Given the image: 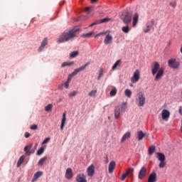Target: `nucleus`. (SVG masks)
<instances>
[{
    "mask_svg": "<svg viewBox=\"0 0 182 182\" xmlns=\"http://www.w3.org/2000/svg\"><path fill=\"white\" fill-rule=\"evenodd\" d=\"M79 33V28H73L63 33L58 39V43H65L72 39H75Z\"/></svg>",
    "mask_w": 182,
    "mask_h": 182,
    "instance_id": "1",
    "label": "nucleus"
},
{
    "mask_svg": "<svg viewBox=\"0 0 182 182\" xmlns=\"http://www.w3.org/2000/svg\"><path fill=\"white\" fill-rule=\"evenodd\" d=\"M151 70L153 76L156 75L154 80L156 82L161 80L164 75V69L160 68V64L156 61L151 64Z\"/></svg>",
    "mask_w": 182,
    "mask_h": 182,
    "instance_id": "2",
    "label": "nucleus"
},
{
    "mask_svg": "<svg viewBox=\"0 0 182 182\" xmlns=\"http://www.w3.org/2000/svg\"><path fill=\"white\" fill-rule=\"evenodd\" d=\"M132 16L133 12L127 11L122 14L121 19L125 25H129V23H132Z\"/></svg>",
    "mask_w": 182,
    "mask_h": 182,
    "instance_id": "3",
    "label": "nucleus"
},
{
    "mask_svg": "<svg viewBox=\"0 0 182 182\" xmlns=\"http://www.w3.org/2000/svg\"><path fill=\"white\" fill-rule=\"evenodd\" d=\"M89 65H90V63L88 62L85 63L84 65L80 67L79 68L74 70V71L68 76L67 82H68V83H70V80H72V77H73V76H76V75H77L79 72H82V70H85V69H86V68H87Z\"/></svg>",
    "mask_w": 182,
    "mask_h": 182,
    "instance_id": "4",
    "label": "nucleus"
},
{
    "mask_svg": "<svg viewBox=\"0 0 182 182\" xmlns=\"http://www.w3.org/2000/svg\"><path fill=\"white\" fill-rule=\"evenodd\" d=\"M33 146V144H30L24 147V151L27 156H31V154H33L35 153V151L36 150V146L34 148H32Z\"/></svg>",
    "mask_w": 182,
    "mask_h": 182,
    "instance_id": "5",
    "label": "nucleus"
},
{
    "mask_svg": "<svg viewBox=\"0 0 182 182\" xmlns=\"http://www.w3.org/2000/svg\"><path fill=\"white\" fill-rule=\"evenodd\" d=\"M168 65L171 69H178L180 68V63L174 58L168 60Z\"/></svg>",
    "mask_w": 182,
    "mask_h": 182,
    "instance_id": "6",
    "label": "nucleus"
},
{
    "mask_svg": "<svg viewBox=\"0 0 182 182\" xmlns=\"http://www.w3.org/2000/svg\"><path fill=\"white\" fill-rule=\"evenodd\" d=\"M138 106L139 107L144 106V103H146V97H144V94L142 92H139L138 94Z\"/></svg>",
    "mask_w": 182,
    "mask_h": 182,
    "instance_id": "7",
    "label": "nucleus"
},
{
    "mask_svg": "<svg viewBox=\"0 0 182 182\" xmlns=\"http://www.w3.org/2000/svg\"><path fill=\"white\" fill-rule=\"evenodd\" d=\"M140 80V70H136L134 72L133 76L131 77L132 83H137V82Z\"/></svg>",
    "mask_w": 182,
    "mask_h": 182,
    "instance_id": "8",
    "label": "nucleus"
},
{
    "mask_svg": "<svg viewBox=\"0 0 182 182\" xmlns=\"http://www.w3.org/2000/svg\"><path fill=\"white\" fill-rule=\"evenodd\" d=\"M155 21L154 18L151 19L146 23V28L144 29V33H149V31H151V27L154 26Z\"/></svg>",
    "mask_w": 182,
    "mask_h": 182,
    "instance_id": "9",
    "label": "nucleus"
},
{
    "mask_svg": "<svg viewBox=\"0 0 182 182\" xmlns=\"http://www.w3.org/2000/svg\"><path fill=\"white\" fill-rule=\"evenodd\" d=\"M133 172L134 170L132 168H129L127 170L126 173H124L122 176V177L120 178L121 181H124V180H126V177H127V176H130V177H133Z\"/></svg>",
    "mask_w": 182,
    "mask_h": 182,
    "instance_id": "10",
    "label": "nucleus"
},
{
    "mask_svg": "<svg viewBox=\"0 0 182 182\" xmlns=\"http://www.w3.org/2000/svg\"><path fill=\"white\" fill-rule=\"evenodd\" d=\"M146 173H147V168H146V167L143 166L139 173V180H143L144 178V177H146Z\"/></svg>",
    "mask_w": 182,
    "mask_h": 182,
    "instance_id": "11",
    "label": "nucleus"
},
{
    "mask_svg": "<svg viewBox=\"0 0 182 182\" xmlns=\"http://www.w3.org/2000/svg\"><path fill=\"white\" fill-rule=\"evenodd\" d=\"M76 182H87L86 180V176L83 173H78L75 178Z\"/></svg>",
    "mask_w": 182,
    "mask_h": 182,
    "instance_id": "12",
    "label": "nucleus"
},
{
    "mask_svg": "<svg viewBox=\"0 0 182 182\" xmlns=\"http://www.w3.org/2000/svg\"><path fill=\"white\" fill-rule=\"evenodd\" d=\"M137 23H139V14L135 13L132 18V26L133 28H136L137 26Z\"/></svg>",
    "mask_w": 182,
    "mask_h": 182,
    "instance_id": "13",
    "label": "nucleus"
},
{
    "mask_svg": "<svg viewBox=\"0 0 182 182\" xmlns=\"http://www.w3.org/2000/svg\"><path fill=\"white\" fill-rule=\"evenodd\" d=\"M109 21L110 20L108 18H105L92 23L91 25L89 26V27L92 28V26H95V25H99V23H105V22H109Z\"/></svg>",
    "mask_w": 182,
    "mask_h": 182,
    "instance_id": "14",
    "label": "nucleus"
},
{
    "mask_svg": "<svg viewBox=\"0 0 182 182\" xmlns=\"http://www.w3.org/2000/svg\"><path fill=\"white\" fill-rule=\"evenodd\" d=\"M157 181V173L156 172H152L147 182H156Z\"/></svg>",
    "mask_w": 182,
    "mask_h": 182,
    "instance_id": "15",
    "label": "nucleus"
},
{
    "mask_svg": "<svg viewBox=\"0 0 182 182\" xmlns=\"http://www.w3.org/2000/svg\"><path fill=\"white\" fill-rule=\"evenodd\" d=\"M116 168V162L114 161H112L108 166V171L110 174L113 173L114 170Z\"/></svg>",
    "mask_w": 182,
    "mask_h": 182,
    "instance_id": "16",
    "label": "nucleus"
},
{
    "mask_svg": "<svg viewBox=\"0 0 182 182\" xmlns=\"http://www.w3.org/2000/svg\"><path fill=\"white\" fill-rule=\"evenodd\" d=\"M161 117L163 120H167L170 117V112L167 109H163Z\"/></svg>",
    "mask_w": 182,
    "mask_h": 182,
    "instance_id": "17",
    "label": "nucleus"
},
{
    "mask_svg": "<svg viewBox=\"0 0 182 182\" xmlns=\"http://www.w3.org/2000/svg\"><path fill=\"white\" fill-rule=\"evenodd\" d=\"M72 177H73V171H72V168H68L65 171V178L70 180Z\"/></svg>",
    "mask_w": 182,
    "mask_h": 182,
    "instance_id": "18",
    "label": "nucleus"
},
{
    "mask_svg": "<svg viewBox=\"0 0 182 182\" xmlns=\"http://www.w3.org/2000/svg\"><path fill=\"white\" fill-rule=\"evenodd\" d=\"M42 176H43V172L38 171L37 172H36L34 173V176L31 180V182H35L36 181V180H38V178H39V177H42Z\"/></svg>",
    "mask_w": 182,
    "mask_h": 182,
    "instance_id": "19",
    "label": "nucleus"
},
{
    "mask_svg": "<svg viewBox=\"0 0 182 182\" xmlns=\"http://www.w3.org/2000/svg\"><path fill=\"white\" fill-rule=\"evenodd\" d=\"M87 176L92 177L95 174V166L90 165L87 169Z\"/></svg>",
    "mask_w": 182,
    "mask_h": 182,
    "instance_id": "20",
    "label": "nucleus"
},
{
    "mask_svg": "<svg viewBox=\"0 0 182 182\" xmlns=\"http://www.w3.org/2000/svg\"><path fill=\"white\" fill-rule=\"evenodd\" d=\"M113 41V37L110 34H108L105 36V38L104 40V43L105 45H109V43H112Z\"/></svg>",
    "mask_w": 182,
    "mask_h": 182,
    "instance_id": "21",
    "label": "nucleus"
},
{
    "mask_svg": "<svg viewBox=\"0 0 182 182\" xmlns=\"http://www.w3.org/2000/svg\"><path fill=\"white\" fill-rule=\"evenodd\" d=\"M114 118L116 119H119V117H120V106L117 105L115 106V109H114Z\"/></svg>",
    "mask_w": 182,
    "mask_h": 182,
    "instance_id": "22",
    "label": "nucleus"
},
{
    "mask_svg": "<svg viewBox=\"0 0 182 182\" xmlns=\"http://www.w3.org/2000/svg\"><path fill=\"white\" fill-rule=\"evenodd\" d=\"M130 136H132V133L130 132H126L121 139V143L126 141L127 139H130Z\"/></svg>",
    "mask_w": 182,
    "mask_h": 182,
    "instance_id": "23",
    "label": "nucleus"
},
{
    "mask_svg": "<svg viewBox=\"0 0 182 182\" xmlns=\"http://www.w3.org/2000/svg\"><path fill=\"white\" fill-rule=\"evenodd\" d=\"M156 157L159 161H166V156L161 152H156Z\"/></svg>",
    "mask_w": 182,
    "mask_h": 182,
    "instance_id": "24",
    "label": "nucleus"
},
{
    "mask_svg": "<svg viewBox=\"0 0 182 182\" xmlns=\"http://www.w3.org/2000/svg\"><path fill=\"white\" fill-rule=\"evenodd\" d=\"M47 45H48V38H44L41 43V46L38 48V50L40 52H42V50H43V48H45V46Z\"/></svg>",
    "mask_w": 182,
    "mask_h": 182,
    "instance_id": "25",
    "label": "nucleus"
},
{
    "mask_svg": "<svg viewBox=\"0 0 182 182\" xmlns=\"http://www.w3.org/2000/svg\"><path fill=\"white\" fill-rule=\"evenodd\" d=\"M65 122H66V113L64 112L63 114V118H62L61 124H60V130H63Z\"/></svg>",
    "mask_w": 182,
    "mask_h": 182,
    "instance_id": "26",
    "label": "nucleus"
},
{
    "mask_svg": "<svg viewBox=\"0 0 182 182\" xmlns=\"http://www.w3.org/2000/svg\"><path fill=\"white\" fill-rule=\"evenodd\" d=\"M143 137H146V133H144L143 131L138 132L136 134V139L140 141L143 140Z\"/></svg>",
    "mask_w": 182,
    "mask_h": 182,
    "instance_id": "27",
    "label": "nucleus"
},
{
    "mask_svg": "<svg viewBox=\"0 0 182 182\" xmlns=\"http://www.w3.org/2000/svg\"><path fill=\"white\" fill-rule=\"evenodd\" d=\"M121 65H122V60H117L112 68V70H116L117 68H120Z\"/></svg>",
    "mask_w": 182,
    "mask_h": 182,
    "instance_id": "28",
    "label": "nucleus"
},
{
    "mask_svg": "<svg viewBox=\"0 0 182 182\" xmlns=\"http://www.w3.org/2000/svg\"><path fill=\"white\" fill-rule=\"evenodd\" d=\"M154 151H156V146H149L148 149V153L149 156H153V154H154Z\"/></svg>",
    "mask_w": 182,
    "mask_h": 182,
    "instance_id": "29",
    "label": "nucleus"
},
{
    "mask_svg": "<svg viewBox=\"0 0 182 182\" xmlns=\"http://www.w3.org/2000/svg\"><path fill=\"white\" fill-rule=\"evenodd\" d=\"M122 32H124V33H129L130 32V27H129V24H127V26H123L122 28Z\"/></svg>",
    "mask_w": 182,
    "mask_h": 182,
    "instance_id": "30",
    "label": "nucleus"
},
{
    "mask_svg": "<svg viewBox=\"0 0 182 182\" xmlns=\"http://www.w3.org/2000/svg\"><path fill=\"white\" fill-rule=\"evenodd\" d=\"M95 33V31H91L90 33H84L81 36L82 38H92V36Z\"/></svg>",
    "mask_w": 182,
    "mask_h": 182,
    "instance_id": "31",
    "label": "nucleus"
},
{
    "mask_svg": "<svg viewBox=\"0 0 182 182\" xmlns=\"http://www.w3.org/2000/svg\"><path fill=\"white\" fill-rule=\"evenodd\" d=\"M46 160H48L47 156H44L42 159H41L39 160V161L38 162V166H43V163H45V161H46Z\"/></svg>",
    "mask_w": 182,
    "mask_h": 182,
    "instance_id": "32",
    "label": "nucleus"
},
{
    "mask_svg": "<svg viewBox=\"0 0 182 182\" xmlns=\"http://www.w3.org/2000/svg\"><path fill=\"white\" fill-rule=\"evenodd\" d=\"M23 160H25V157L21 156L17 162V167H21L22 163H23Z\"/></svg>",
    "mask_w": 182,
    "mask_h": 182,
    "instance_id": "33",
    "label": "nucleus"
},
{
    "mask_svg": "<svg viewBox=\"0 0 182 182\" xmlns=\"http://www.w3.org/2000/svg\"><path fill=\"white\" fill-rule=\"evenodd\" d=\"M117 94V89L116 87H113L110 92H109V95L110 96L113 97V96H116V95Z\"/></svg>",
    "mask_w": 182,
    "mask_h": 182,
    "instance_id": "34",
    "label": "nucleus"
},
{
    "mask_svg": "<svg viewBox=\"0 0 182 182\" xmlns=\"http://www.w3.org/2000/svg\"><path fill=\"white\" fill-rule=\"evenodd\" d=\"M127 109V102H122V105H121V111L122 112H126Z\"/></svg>",
    "mask_w": 182,
    "mask_h": 182,
    "instance_id": "35",
    "label": "nucleus"
},
{
    "mask_svg": "<svg viewBox=\"0 0 182 182\" xmlns=\"http://www.w3.org/2000/svg\"><path fill=\"white\" fill-rule=\"evenodd\" d=\"M97 93V90H91L89 93H88V95L90 97H95V96H96Z\"/></svg>",
    "mask_w": 182,
    "mask_h": 182,
    "instance_id": "36",
    "label": "nucleus"
},
{
    "mask_svg": "<svg viewBox=\"0 0 182 182\" xmlns=\"http://www.w3.org/2000/svg\"><path fill=\"white\" fill-rule=\"evenodd\" d=\"M160 163L159 164V168H164V167H166V161H159Z\"/></svg>",
    "mask_w": 182,
    "mask_h": 182,
    "instance_id": "37",
    "label": "nucleus"
},
{
    "mask_svg": "<svg viewBox=\"0 0 182 182\" xmlns=\"http://www.w3.org/2000/svg\"><path fill=\"white\" fill-rule=\"evenodd\" d=\"M77 55H79V51H73L70 54V58L73 59V58H76V56H77Z\"/></svg>",
    "mask_w": 182,
    "mask_h": 182,
    "instance_id": "38",
    "label": "nucleus"
},
{
    "mask_svg": "<svg viewBox=\"0 0 182 182\" xmlns=\"http://www.w3.org/2000/svg\"><path fill=\"white\" fill-rule=\"evenodd\" d=\"M124 95L127 97H132V90L129 89L125 90Z\"/></svg>",
    "mask_w": 182,
    "mask_h": 182,
    "instance_id": "39",
    "label": "nucleus"
},
{
    "mask_svg": "<svg viewBox=\"0 0 182 182\" xmlns=\"http://www.w3.org/2000/svg\"><path fill=\"white\" fill-rule=\"evenodd\" d=\"M43 151H45V149L43 147H41L37 151V156H41V154H43Z\"/></svg>",
    "mask_w": 182,
    "mask_h": 182,
    "instance_id": "40",
    "label": "nucleus"
},
{
    "mask_svg": "<svg viewBox=\"0 0 182 182\" xmlns=\"http://www.w3.org/2000/svg\"><path fill=\"white\" fill-rule=\"evenodd\" d=\"M52 107H53V105H52L51 104H48V105L45 107L46 112H49V110H52Z\"/></svg>",
    "mask_w": 182,
    "mask_h": 182,
    "instance_id": "41",
    "label": "nucleus"
},
{
    "mask_svg": "<svg viewBox=\"0 0 182 182\" xmlns=\"http://www.w3.org/2000/svg\"><path fill=\"white\" fill-rule=\"evenodd\" d=\"M77 91H73L70 94H68L69 97H73L77 95Z\"/></svg>",
    "mask_w": 182,
    "mask_h": 182,
    "instance_id": "42",
    "label": "nucleus"
},
{
    "mask_svg": "<svg viewBox=\"0 0 182 182\" xmlns=\"http://www.w3.org/2000/svg\"><path fill=\"white\" fill-rule=\"evenodd\" d=\"M85 11V12H87V14H90V12H92V11H93V7H92V6L86 7Z\"/></svg>",
    "mask_w": 182,
    "mask_h": 182,
    "instance_id": "43",
    "label": "nucleus"
},
{
    "mask_svg": "<svg viewBox=\"0 0 182 182\" xmlns=\"http://www.w3.org/2000/svg\"><path fill=\"white\" fill-rule=\"evenodd\" d=\"M71 65H73V62H71V63L65 62V63H63L61 66L62 68H65V66H70Z\"/></svg>",
    "mask_w": 182,
    "mask_h": 182,
    "instance_id": "44",
    "label": "nucleus"
},
{
    "mask_svg": "<svg viewBox=\"0 0 182 182\" xmlns=\"http://www.w3.org/2000/svg\"><path fill=\"white\" fill-rule=\"evenodd\" d=\"M106 33H107V32H106V31L101 32V33H98V34H96V35L95 36V38H99V36H102H102L106 35Z\"/></svg>",
    "mask_w": 182,
    "mask_h": 182,
    "instance_id": "45",
    "label": "nucleus"
},
{
    "mask_svg": "<svg viewBox=\"0 0 182 182\" xmlns=\"http://www.w3.org/2000/svg\"><path fill=\"white\" fill-rule=\"evenodd\" d=\"M102 76H103V69H100V72H99V75H98V80H100V79L102 77Z\"/></svg>",
    "mask_w": 182,
    "mask_h": 182,
    "instance_id": "46",
    "label": "nucleus"
},
{
    "mask_svg": "<svg viewBox=\"0 0 182 182\" xmlns=\"http://www.w3.org/2000/svg\"><path fill=\"white\" fill-rule=\"evenodd\" d=\"M170 6L172 8H176L177 6V2L176 1H172L169 4Z\"/></svg>",
    "mask_w": 182,
    "mask_h": 182,
    "instance_id": "47",
    "label": "nucleus"
},
{
    "mask_svg": "<svg viewBox=\"0 0 182 182\" xmlns=\"http://www.w3.org/2000/svg\"><path fill=\"white\" fill-rule=\"evenodd\" d=\"M49 141H50V138L48 137L42 142V144H46L47 143H49Z\"/></svg>",
    "mask_w": 182,
    "mask_h": 182,
    "instance_id": "48",
    "label": "nucleus"
},
{
    "mask_svg": "<svg viewBox=\"0 0 182 182\" xmlns=\"http://www.w3.org/2000/svg\"><path fill=\"white\" fill-rule=\"evenodd\" d=\"M30 129H31V130H36V129H38V125H36V124H33V125H31V126L30 127Z\"/></svg>",
    "mask_w": 182,
    "mask_h": 182,
    "instance_id": "49",
    "label": "nucleus"
},
{
    "mask_svg": "<svg viewBox=\"0 0 182 182\" xmlns=\"http://www.w3.org/2000/svg\"><path fill=\"white\" fill-rule=\"evenodd\" d=\"M24 136L26 139H28V137L31 136V134H29V132H26Z\"/></svg>",
    "mask_w": 182,
    "mask_h": 182,
    "instance_id": "50",
    "label": "nucleus"
},
{
    "mask_svg": "<svg viewBox=\"0 0 182 182\" xmlns=\"http://www.w3.org/2000/svg\"><path fill=\"white\" fill-rule=\"evenodd\" d=\"M69 82H65V89H68V87H69Z\"/></svg>",
    "mask_w": 182,
    "mask_h": 182,
    "instance_id": "51",
    "label": "nucleus"
},
{
    "mask_svg": "<svg viewBox=\"0 0 182 182\" xmlns=\"http://www.w3.org/2000/svg\"><path fill=\"white\" fill-rule=\"evenodd\" d=\"M178 113H179L180 114H182V107H179Z\"/></svg>",
    "mask_w": 182,
    "mask_h": 182,
    "instance_id": "52",
    "label": "nucleus"
},
{
    "mask_svg": "<svg viewBox=\"0 0 182 182\" xmlns=\"http://www.w3.org/2000/svg\"><path fill=\"white\" fill-rule=\"evenodd\" d=\"M105 163H106V164H107V163H109V158H107V156L105 158Z\"/></svg>",
    "mask_w": 182,
    "mask_h": 182,
    "instance_id": "53",
    "label": "nucleus"
},
{
    "mask_svg": "<svg viewBox=\"0 0 182 182\" xmlns=\"http://www.w3.org/2000/svg\"><path fill=\"white\" fill-rule=\"evenodd\" d=\"M95 2H97V0H91L92 4H95Z\"/></svg>",
    "mask_w": 182,
    "mask_h": 182,
    "instance_id": "54",
    "label": "nucleus"
},
{
    "mask_svg": "<svg viewBox=\"0 0 182 182\" xmlns=\"http://www.w3.org/2000/svg\"><path fill=\"white\" fill-rule=\"evenodd\" d=\"M130 86H131V87H133V84H131Z\"/></svg>",
    "mask_w": 182,
    "mask_h": 182,
    "instance_id": "55",
    "label": "nucleus"
}]
</instances>
